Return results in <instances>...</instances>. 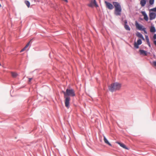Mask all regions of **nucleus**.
<instances>
[{
  "instance_id": "12",
  "label": "nucleus",
  "mask_w": 156,
  "mask_h": 156,
  "mask_svg": "<svg viewBox=\"0 0 156 156\" xmlns=\"http://www.w3.org/2000/svg\"><path fill=\"white\" fill-rule=\"evenodd\" d=\"M146 3V0H141L140 2V4L142 7L144 6Z\"/></svg>"
},
{
  "instance_id": "23",
  "label": "nucleus",
  "mask_w": 156,
  "mask_h": 156,
  "mask_svg": "<svg viewBox=\"0 0 156 156\" xmlns=\"http://www.w3.org/2000/svg\"><path fill=\"white\" fill-rule=\"evenodd\" d=\"M141 13L144 16L147 15V13H146V12L145 11H142Z\"/></svg>"
},
{
  "instance_id": "16",
  "label": "nucleus",
  "mask_w": 156,
  "mask_h": 156,
  "mask_svg": "<svg viewBox=\"0 0 156 156\" xmlns=\"http://www.w3.org/2000/svg\"><path fill=\"white\" fill-rule=\"evenodd\" d=\"M12 76L13 77H16L17 76V74L16 73L12 72L11 73Z\"/></svg>"
},
{
  "instance_id": "13",
  "label": "nucleus",
  "mask_w": 156,
  "mask_h": 156,
  "mask_svg": "<svg viewBox=\"0 0 156 156\" xmlns=\"http://www.w3.org/2000/svg\"><path fill=\"white\" fill-rule=\"evenodd\" d=\"M156 29L154 26H151V27L150 31L151 32L154 33L156 32Z\"/></svg>"
},
{
  "instance_id": "4",
  "label": "nucleus",
  "mask_w": 156,
  "mask_h": 156,
  "mask_svg": "<svg viewBox=\"0 0 156 156\" xmlns=\"http://www.w3.org/2000/svg\"><path fill=\"white\" fill-rule=\"evenodd\" d=\"M105 3L106 5L107 8H108V9L112 10L114 8L113 5L110 2L108 1H105Z\"/></svg>"
},
{
  "instance_id": "25",
  "label": "nucleus",
  "mask_w": 156,
  "mask_h": 156,
  "mask_svg": "<svg viewBox=\"0 0 156 156\" xmlns=\"http://www.w3.org/2000/svg\"><path fill=\"white\" fill-rule=\"evenodd\" d=\"M142 31H144V33L146 34H147V31L146 30V28H144V29Z\"/></svg>"
},
{
  "instance_id": "6",
  "label": "nucleus",
  "mask_w": 156,
  "mask_h": 156,
  "mask_svg": "<svg viewBox=\"0 0 156 156\" xmlns=\"http://www.w3.org/2000/svg\"><path fill=\"white\" fill-rule=\"evenodd\" d=\"M124 27L127 30L130 31V28L129 26L127 24V21L126 20H125L124 21Z\"/></svg>"
},
{
  "instance_id": "30",
  "label": "nucleus",
  "mask_w": 156,
  "mask_h": 156,
  "mask_svg": "<svg viewBox=\"0 0 156 156\" xmlns=\"http://www.w3.org/2000/svg\"><path fill=\"white\" fill-rule=\"evenodd\" d=\"M154 44L155 45V46H156V40H154Z\"/></svg>"
},
{
  "instance_id": "17",
  "label": "nucleus",
  "mask_w": 156,
  "mask_h": 156,
  "mask_svg": "<svg viewBox=\"0 0 156 156\" xmlns=\"http://www.w3.org/2000/svg\"><path fill=\"white\" fill-rule=\"evenodd\" d=\"M137 42L139 44V45H140L142 44V42L141 39H139L137 40Z\"/></svg>"
},
{
  "instance_id": "19",
  "label": "nucleus",
  "mask_w": 156,
  "mask_h": 156,
  "mask_svg": "<svg viewBox=\"0 0 156 156\" xmlns=\"http://www.w3.org/2000/svg\"><path fill=\"white\" fill-rule=\"evenodd\" d=\"M154 0H149V3L150 5H152L154 4Z\"/></svg>"
},
{
  "instance_id": "26",
  "label": "nucleus",
  "mask_w": 156,
  "mask_h": 156,
  "mask_svg": "<svg viewBox=\"0 0 156 156\" xmlns=\"http://www.w3.org/2000/svg\"><path fill=\"white\" fill-rule=\"evenodd\" d=\"M153 39L154 40H156V34H154L153 37Z\"/></svg>"
},
{
  "instance_id": "27",
  "label": "nucleus",
  "mask_w": 156,
  "mask_h": 156,
  "mask_svg": "<svg viewBox=\"0 0 156 156\" xmlns=\"http://www.w3.org/2000/svg\"><path fill=\"white\" fill-rule=\"evenodd\" d=\"M26 49V48L24 47V48H23L21 51H20V52H21L23 51L25 49Z\"/></svg>"
},
{
  "instance_id": "7",
  "label": "nucleus",
  "mask_w": 156,
  "mask_h": 156,
  "mask_svg": "<svg viewBox=\"0 0 156 156\" xmlns=\"http://www.w3.org/2000/svg\"><path fill=\"white\" fill-rule=\"evenodd\" d=\"M156 16V14L154 12H150L149 15L150 20H152L155 19Z\"/></svg>"
},
{
  "instance_id": "9",
  "label": "nucleus",
  "mask_w": 156,
  "mask_h": 156,
  "mask_svg": "<svg viewBox=\"0 0 156 156\" xmlns=\"http://www.w3.org/2000/svg\"><path fill=\"white\" fill-rule=\"evenodd\" d=\"M117 144H118L121 147H122L124 149H125L126 150H128V148L126 147V145L120 142H116Z\"/></svg>"
},
{
  "instance_id": "1",
  "label": "nucleus",
  "mask_w": 156,
  "mask_h": 156,
  "mask_svg": "<svg viewBox=\"0 0 156 156\" xmlns=\"http://www.w3.org/2000/svg\"><path fill=\"white\" fill-rule=\"evenodd\" d=\"M62 92L64 94L65 106L68 109L70 107V97H73L76 95L74 90L71 88H67L66 89V91L62 90Z\"/></svg>"
},
{
  "instance_id": "14",
  "label": "nucleus",
  "mask_w": 156,
  "mask_h": 156,
  "mask_svg": "<svg viewBox=\"0 0 156 156\" xmlns=\"http://www.w3.org/2000/svg\"><path fill=\"white\" fill-rule=\"evenodd\" d=\"M134 47L136 49H138L139 48V44L136 41H135L134 44Z\"/></svg>"
},
{
  "instance_id": "18",
  "label": "nucleus",
  "mask_w": 156,
  "mask_h": 156,
  "mask_svg": "<svg viewBox=\"0 0 156 156\" xmlns=\"http://www.w3.org/2000/svg\"><path fill=\"white\" fill-rule=\"evenodd\" d=\"M93 1H91L90 2L88 5V6L90 7H92L93 6Z\"/></svg>"
},
{
  "instance_id": "11",
  "label": "nucleus",
  "mask_w": 156,
  "mask_h": 156,
  "mask_svg": "<svg viewBox=\"0 0 156 156\" xmlns=\"http://www.w3.org/2000/svg\"><path fill=\"white\" fill-rule=\"evenodd\" d=\"M104 140L106 144H108V145L110 146H112V144L109 142L108 141L107 139L106 138V137L105 136H104Z\"/></svg>"
},
{
  "instance_id": "3",
  "label": "nucleus",
  "mask_w": 156,
  "mask_h": 156,
  "mask_svg": "<svg viewBox=\"0 0 156 156\" xmlns=\"http://www.w3.org/2000/svg\"><path fill=\"white\" fill-rule=\"evenodd\" d=\"M113 4L115 8V14L116 16H120L122 11L120 5L117 2H113Z\"/></svg>"
},
{
  "instance_id": "15",
  "label": "nucleus",
  "mask_w": 156,
  "mask_h": 156,
  "mask_svg": "<svg viewBox=\"0 0 156 156\" xmlns=\"http://www.w3.org/2000/svg\"><path fill=\"white\" fill-rule=\"evenodd\" d=\"M25 3L28 8L30 7V3L29 1L27 0L25 1Z\"/></svg>"
},
{
  "instance_id": "20",
  "label": "nucleus",
  "mask_w": 156,
  "mask_h": 156,
  "mask_svg": "<svg viewBox=\"0 0 156 156\" xmlns=\"http://www.w3.org/2000/svg\"><path fill=\"white\" fill-rule=\"evenodd\" d=\"M144 19L146 21L148 20V17L147 15L144 16Z\"/></svg>"
},
{
  "instance_id": "34",
  "label": "nucleus",
  "mask_w": 156,
  "mask_h": 156,
  "mask_svg": "<svg viewBox=\"0 0 156 156\" xmlns=\"http://www.w3.org/2000/svg\"><path fill=\"white\" fill-rule=\"evenodd\" d=\"M1 66V63H0V66Z\"/></svg>"
},
{
  "instance_id": "31",
  "label": "nucleus",
  "mask_w": 156,
  "mask_h": 156,
  "mask_svg": "<svg viewBox=\"0 0 156 156\" xmlns=\"http://www.w3.org/2000/svg\"><path fill=\"white\" fill-rule=\"evenodd\" d=\"M32 78H29V81L30 82L31 80H32Z\"/></svg>"
},
{
  "instance_id": "35",
  "label": "nucleus",
  "mask_w": 156,
  "mask_h": 156,
  "mask_svg": "<svg viewBox=\"0 0 156 156\" xmlns=\"http://www.w3.org/2000/svg\"><path fill=\"white\" fill-rule=\"evenodd\" d=\"M34 2H36V0H34Z\"/></svg>"
},
{
  "instance_id": "29",
  "label": "nucleus",
  "mask_w": 156,
  "mask_h": 156,
  "mask_svg": "<svg viewBox=\"0 0 156 156\" xmlns=\"http://www.w3.org/2000/svg\"><path fill=\"white\" fill-rule=\"evenodd\" d=\"M147 44L149 46V47H151V45L150 43V42H147Z\"/></svg>"
},
{
  "instance_id": "21",
  "label": "nucleus",
  "mask_w": 156,
  "mask_h": 156,
  "mask_svg": "<svg viewBox=\"0 0 156 156\" xmlns=\"http://www.w3.org/2000/svg\"><path fill=\"white\" fill-rule=\"evenodd\" d=\"M145 38L147 41V43L149 42V38L147 35H146L145 36Z\"/></svg>"
},
{
  "instance_id": "24",
  "label": "nucleus",
  "mask_w": 156,
  "mask_h": 156,
  "mask_svg": "<svg viewBox=\"0 0 156 156\" xmlns=\"http://www.w3.org/2000/svg\"><path fill=\"white\" fill-rule=\"evenodd\" d=\"M31 41V40L29 42L27 43V44L25 46V47L26 48H27L28 47V46H29V45L30 44V41Z\"/></svg>"
},
{
  "instance_id": "8",
  "label": "nucleus",
  "mask_w": 156,
  "mask_h": 156,
  "mask_svg": "<svg viewBox=\"0 0 156 156\" xmlns=\"http://www.w3.org/2000/svg\"><path fill=\"white\" fill-rule=\"evenodd\" d=\"M139 51L140 53V55H141L144 56H147V51L140 49L139 50Z\"/></svg>"
},
{
  "instance_id": "22",
  "label": "nucleus",
  "mask_w": 156,
  "mask_h": 156,
  "mask_svg": "<svg viewBox=\"0 0 156 156\" xmlns=\"http://www.w3.org/2000/svg\"><path fill=\"white\" fill-rule=\"evenodd\" d=\"M93 4H94L96 6H98V5L97 4L96 0H94L93 1Z\"/></svg>"
},
{
  "instance_id": "33",
  "label": "nucleus",
  "mask_w": 156,
  "mask_h": 156,
  "mask_svg": "<svg viewBox=\"0 0 156 156\" xmlns=\"http://www.w3.org/2000/svg\"><path fill=\"white\" fill-rule=\"evenodd\" d=\"M50 54H50V53L49 54V56H50Z\"/></svg>"
},
{
  "instance_id": "2",
  "label": "nucleus",
  "mask_w": 156,
  "mask_h": 156,
  "mask_svg": "<svg viewBox=\"0 0 156 156\" xmlns=\"http://www.w3.org/2000/svg\"><path fill=\"white\" fill-rule=\"evenodd\" d=\"M121 87V83L118 82H115L111 83L108 86V89L109 90L112 92L115 91L117 90H119Z\"/></svg>"
},
{
  "instance_id": "28",
  "label": "nucleus",
  "mask_w": 156,
  "mask_h": 156,
  "mask_svg": "<svg viewBox=\"0 0 156 156\" xmlns=\"http://www.w3.org/2000/svg\"><path fill=\"white\" fill-rule=\"evenodd\" d=\"M153 64L156 67V61L153 62Z\"/></svg>"
},
{
  "instance_id": "5",
  "label": "nucleus",
  "mask_w": 156,
  "mask_h": 156,
  "mask_svg": "<svg viewBox=\"0 0 156 156\" xmlns=\"http://www.w3.org/2000/svg\"><path fill=\"white\" fill-rule=\"evenodd\" d=\"M135 25L136 28L142 31L144 28L142 25L138 23L136 21Z\"/></svg>"
},
{
  "instance_id": "32",
  "label": "nucleus",
  "mask_w": 156,
  "mask_h": 156,
  "mask_svg": "<svg viewBox=\"0 0 156 156\" xmlns=\"http://www.w3.org/2000/svg\"><path fill=\"white\" fill-rule=\"evenodd\" d=\"M156 9L155 8H154L152 9H151V10H152V11H155L156 10H155V9Z\"/></svg>"
},
{
  "instance_id": "10",
  "label": "nucleus",
  "mask_w": 156,
  "mask_h": 156,
  "mask_svg": "<svg viewBox=\"0 0 156 156\" xmlns=\"http://www.w3.org/2000/svg\"><path fill=\"white\" fill-rule=\"evenodd\" d=\"M136 35L138 37L141 38L142 40H145L144 38V37L143 35L140 33L138 32H137L136 33Z\"/></svg>"
}]
</instances>
